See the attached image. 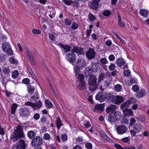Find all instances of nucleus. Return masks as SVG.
Listing matches in <instances>:
<instances>
[{
  "label": "nucleus",
  "mask_w": 149,
  "mask_h": 149,
  "mask_svg": "<svg viewBox=\"0 0 149 149\" xmlns=\"http://www.w3.org/2000/svg\"><path fill=\"white\" fill-rule=\"evenodd\" d=\"M24 133L22 127L20 125L17 126L13 133L11 135V139L15 142L20 138L23 137Z\"/></svg>",
  "instance_id": "1"
},
{
  "label": "nucleus",
  "mask_w": 149,
  "mask_h": 149,
  "mask_svg": "<svg viewBox=\"0 0 149 149\" xmlns=\"http://www.w3.org/2000/svg\"><path fill=\"white\" fill-rule=\"evenodd\" d=\"M74 71L76 74L79 72L82 67H85L86 66L85 62L84 59L79 58L74 65Z\"/></svg>",
  "instance_id": "2"
},
{
  "label": "nucleus",
  "mask_w": 149,
  "mask_h": 149,
  "mask_svg": "<svg viewBox=\"0 0 149 149\" xmlns=\"http://www.w3.org/2000/svg\"><path fill=\"white\" fill-rule=\"evenodd\" d=\"M121 113L118 111H116L111 113L109 116V121L110 122H113L118 120L121 117Z\"/></svg>",
  "instance_id": "3"
},
{
  "label": "nucleus",
  "mask_w": 149,
  "mask_h": 149,
  "mask_svg": "<svg viewBox=\"0 0 149 149\" xmlns=\"http://www.w3.org/2000/svg\"><path fill=\"white\" fill-rule=\"evenodd\" d=\"M26 145L24 141L20 139L18 143L12 146V149H25Z\"/></svg>",
  "instance_id": "4"
},
{
  "label": "nucleus",
  "mask_w": 149,
  "mask_h": 149,
  "mask_svg": "<svg viewBox=\"0 0 149 149\" xmlns=\"http://www.w3.org/2000/svg\"><path fill=\"white\" fill-rule=\"evenodd\" d=\"M43 143L42 140L41 138L36 136L32 140L31 144L32 146H38L42 144Z\"/></svg>",
  "instance_id": "5"
},
{
  "label": "nucleus",
  "mask_w": 149,
  "mask_h": 149,
  "mask_svg": "<svg viewBox=\"0 0 149 149\" xmlns=\"http://www.w3.org/2000/svg\"><path fill=\"white\" fill-rule=\"evenodd\" d=\"M66 58L68 61L73 64L76 59V55L73 52L68 53L66 55Z\"/></svg>",
  "instance_id": "6"
},
{
  "label": "nucleus",
  "mask_w": 149,
  "mask_h": 149,
  "mask_svg": "<svg viewBox=\"0 0 149 149\" xmlns=\"http://www.w3.org/2000/svg\"><path fill=\"white\" fill-rule=\"evenodd\" d=\"M127 130V127L121 124L118 125L116 128V131L118 134H122L125 133Z\"/></svg>",
  "instance_id": "7"
},
{
  "label": "nucleus",
  "mask_w": 149,
  "mask_h": 149,
  "mask_svg": "<svg viewBox=\"0 0 149 149\" xmlns=\"http://www.w3.org/2000/svg\"><path fill=\"white\" fill-rule=\"evenodd\" d=\"M30 111L26 108H22L20 109L19 112V115L21 117L27 118L29 116Z\"/></svg>",
  "instance_id": "8"
},
{
  "label": "nucleus",
  "mask_w": 149,
  "mask_h": 149,
  "mask_svg": "<svg viewBox=\"0 0 149 149\" xmlns=\"http://www.w3.org/2000/svg\"><path fill=\"white\" fill-rule=\"evenodd\" d=\"M86 54L88 59H91L95 58V52L93 49L90 48L87 52Z\"/></svg>",
  "instance_id": "9"
},
{
  "label": "nucleus",
  "mask_w": 149,
  "mask_h": 149,
  "mask_svg": "<svg viewBox=\"0 0 149 149\" xmlns=\"http://www.w3.org/2000/svg\"><path fill=\"white\" fill-rule=\"evenodd\" d=\"M91 1H92L89 5L90 7L95 10L97 9L99 5L98 3L100 2V0H91Z\"/></svg>",
  "instance_id": "10"
},
{
  "label": "nucleus",
  "mask_w": 149,
  "mask_h": 149,
  "mask_svg": "<svg viewBox=\"0 0 149 149\" xmlns=\"http://www.w3.org/2000/svg\"><path fill=\"white\" fill-rule=\"evenodd\" d=\"M124 101V99L122 97L115 96L113 98L112 102L115 104H120Z\"/></svg>",
  "instance_id": "11"
},
{
  "label": "nucleus",
  "mask_w": 149,
  "mask_h": 149,
  "mask_svg": "<svg viewBox=\"0 0 149 149\" xmlns=\"http://www.w3.org/2000/svg\"><path fill=\"white\" fill-rule=\"evenodd\" d=\"M57 45L59 47H60L61 48H62L63 49L65 53L69 52L71 50V47L69 45H65L61 43L58 44Z\"/></svg>",
  "instance_id": "12"
},
{
  "label": "nucleus",
  "mask_w": 149,
  "mask_h": 149,
  "mask_svg": "<svg viewBox=\"0 0 149 149\" xmlns=\"http://www.w3.org/2000/svg\"><path fill=\"white\" fill-rule=\"evenodd\" d=\"M105 94H103L101 93H98L95 96V98L97 100L102 102L105 100L106 98Z\"/></svg>",
  "instance_id": "13"
},
{
  "label": "nucleus",
  "mask_w": 149,
  "mask_h": 149,
  "mask_svg": "<svg viewBox=\"0 0 149 149\" xmlns=\"http://www.w3.org/2000/svg\"><path fill=\"white\" fill-rule=\"evenodd\" d=\"M107 77H110V74L109 72H107L106 74L104 72H102L100 74L98 81L99 82L101 81L104 78H106Z\"/></svg>",
  "instance_id": "14"
},
{
  "label": "nucleus",
  "mask_w": 149,
  "mask_h": 149,
  "mask_svg": "<svg viewBox=\"0 0 149 149\" xmlns=\"http://www.w3.org/2000/svg\"><path fill=\"white\" fill-rule=\"evenodd\" d=\"M146 94V92L145 90L141 89L139 92L136 94V97L137 98H139L144 97Z\"/></svg>",
  "instance_id": "15"
},
{
  "label": "nucleus",
  "mask_w": 149,
  "mask_h": 149,
  "mask_svg": "<svg viewBox=\"0 0 149 149\" xmlns=\"http://www.w3.org/2000/svg\"><path fill=\"white\" fill-rule=\"evenodd\" d=\"M114 146L118 149H136V147L133 146H130L123 148L121 145L117 143L115 144Z\"/></svg>",
  "instance_id": "16"
},
{
  "label": "nucleus",
  "mask_w": 149,
  "mask_h": 149,
  "mask_svg": "<svg viewBox=\"0 0 149 149\" xmlns=\"http://www.w3.org/2000/svg\"><path fill=\"white\" fill-rule=\"evenodd\" d=\"M89 77L90 78L88 81L89 85H95L97 79L96 77L95 76L92 75Z\"/></svg>",
  "instance_id": "17"
},
{
  "label": "nucleus",
  "mask_w": 149,
  "mask_h": 149,
  "mask_svg": "<svg viewBox=\"0 0 149 149\" xmlns=\"http://www.w3.org/2000/svg\"><path fill=\"white\" fill-rule=\"evenodd\" d=\"M117 109V107L114 105H110L108 106L106 109V111L108 113H109Z\"/></svg>",
  "instance_id": "18"
},
{
  "label": "nucleus",
  "mask_w": 149,
  "mask_h": 149,
  "mask_svg": "<svg viewBox=\"0 0 149 149\" xmlns=\"http://www.w3.org/2000/svg\"><path fill=\"white\" fill-rule=\"evenodd\" d=\"M11 47L8 42H5L3 43L1 45V48L2 50L4 52L9 49Z\"/></svg>",
  "instance_id": "19"
},
{
  "label": "nucleus",
  "mask_w": 149,
  "mask_h": 149,
  "mask_svg": "<svg viewBox=\"0 0 149 149\" xmlns=\"http://www.w3.org/2000/svg\"><path fill=\"white\" fill-rule=\"evenodd\" d=\"M103 108L104 106L102 104H97L95 105L94 110L95 111H103Z\"/></svg>",
  "instance_id": "20"
},
{
  "label": "nucleus",
  "mask_w": 149,
  "mask_h": 149,
  "mask_svg": "<svg viewBox=\"0 0 149 149\" xmlns=\"http://www.w3.org/2000/svg\"><path fill=\"white\" fill-rule=\"evenodd\" d=\"M123 111L125 116H129L133 114L132 110L130 109H126L123 110Z\"/></svg>",
  "instance_id": "21"
},
{
  "label": "nucleus",
  "mask_w": 149,
  "mask_h": 149,
  "mask_svg": "<svg viewBox=\"0 0 149 149\" xmlns=\"http://www.w3.org/2000/svg\"><path fill=\"white\" fill-rule=\"evenodd\" d=\"M118 24L121 27H123L125 26V23L122 22L120 14L118 13Z\"/></svg>",
  "instance_id": "22"
},
{
  "label": "nucleus",
  "mask_w": 149,
  "mask_h": 149,
  "mask_svg": "<svg viewBox=\"0 0 149 149\" xmlns=\"http://www.w3.org/2000/svg\"><path fill=\"white\" fill-rule=\"evenodd\" d=\"M125 63V61L122 58L118 59L116 61V63L119 67L123 65Z\"/></svg>",
  "instance_id": "23"
},
{
  "label": "nucleus",
  "mask_w": 149,
  "mask_h": 149,
  "mask_svg": "<svg viewBox=\"0 0 149 149\" xmlns=\"http://www.w3.org/2000/svg\"><path fill=\"white\" fill-rule=\"evenodd\" d=\"M140 14L143 16L146 17L148 16V12L147 10L141 9L139 11Z\"/></svg>",
  "instance_id": "24"
},
{
  "label": "nucleus",
  "mask_w": 149,
  "mask_h": 149,
  "mask_svg": "<svg viewBox=\"0 0 149 149\" xmlns=\"http://www.w3.org/2000/svg\"><path fill=\"white\" fill-rule=\"evenodd\" d=\"M130 105V102L129 101H127L123 103L120 106V108L123 109L126 108L128 107Z\"/></svg>",
  "instance_id": "25"
},
{
  "label": "nucleus",
  "mask_w": 149,
  "mask_h": 149,
  "mask_svg": "<svg viewBox=\"0 0 149 149\" xmlns=\"http://www.w3.org/2000/svg\"><path fill=\"white\" fill-rule=\"evenodd\" d=\"M100 133L104 139L108 141L109 142H111V140L107 136V135L104 131H101Z\"/></svg>",
  "instance_id": "26"
},
{
  "label": "nucleus",
  "mask_w": 149,
  "mask_h": 149,
  "mask_svg": "<svg viewBox=\"0 0 149 149\" xmlns=\"http://www.w3.org/2000/svg\"><path fill=\"white\" fill-rule=\"evenodd\" d=\"M142 127L140 123H136L134 125V128L138 132L141 131Z\"/></svg>",
  "instance_id": "27"
},
{
  "label": "nucleus",
  "mask_w": 149,
  "mask_h": 149,
  "mask_svg": "<svg viewBox=\"0 0 149 149\" xmlns=\"http://www.w3.org/2000/svg\"><path fill=\"white\" fill-rule=\"evenodd\" d=\"M36 135V133L33 131H30L27 133V136L30 139H33Z\"/></svg>",
  "instance_id": "28"
},
{
  "label": "nucleus",
  "mask_w": 149,
  "mask_h": 149,
  "mask_svg": "<svg viewBox=\"0 0 149 149\" xmlns=\"http://www.w3.org/2000/svg\"><path fill=\"white\" fill-rule=\"evenodd\" d=\"M79 72L77 73V74H76V76L77 77H77L78 79V80L80 81V82L81 81H84V74H79Z\"/></svg>",
  "instance_id": "29"
},
{
  "label": "nucleus",
  "mask_w": 149,
  "mask_h": 149,
  "mask_svg": "<svg viewBox=\"0 0 149 149\" xmlns=\"http://www.w3.org/2000/svg\"><path fill=\"white\" fill-rule=\"evenodd\" d=\"M92 71L91 70L90 68H89L88 67L86 68V70L85 71V73L86 74V77L87 78L88 77H90L91 76V74L92 73Z\"/></svg>",
  "instance_id": "30"
},
{
  "label": "nucleus",
  "mask_w": 149,
  "mask_h": 149,
  "mask_svg": "<svg viewBox=\"0 0 149 149\" xmlns=\"http://www.w3.org/2000/svg\"><path fill=\"white\" fill-rule=\"evenodd\" d=\"M85 81L80 82V83L78 86V88L79 90L84 89L85 88Z\"/></svg>",
  "instance_id": "31"
},
{
  "label": "nucleus",
  "mask_w": 149,
  "mask_h": 149,
  "mask_svg": "<svg viewBox=\"0 0 149 149\" xmlns=\"http://www.w3.org/2000/svg\"><path fill=\"white\" fill-rule=\"evenodd\" d=\"M88 67L89 68H90V69L92 72H95L97 71L96 65L93 62H92L91 64V66Z\"/></svg>",
  "instance_id": "32"
},
{
  "label": "nucleus",
  "mask_w": 149,
  "mask_h": 149,
  "mask_svg": "<svg viewBox=\"0 0 149 149\" xmlns=\"http://www.w3.org/2000/svg\"><path fill=\"white\" fill-rule=\"evenodd\" d=\"M114 88L116 91L119 92L121 91L122 87L120 84H117L115 86Z\"/></svg>",
  "instance_id": "33"
},
{
  "label": "nucleus",
  "mask_w": 149,
  "mask_h": 149,
  "mask_svg": "<svg viewBox=\"0 0 149 149\" xmlns=\"http://www.w3.org/2000/svg\"><path fill=\"white\" fill-rule=\"evenodd\" d=\"M35 89L34 86L31 85H29L28 86V91L29 93L31 94H33Z\"/></svg>",
  "instance_id": "34"
},
{
  "label": "nucleus",
  "mask_w": 149,
  "mask_h": 149,
  "mask_svg": "<svg viewBox=\"0 0 149 149\" xmlns=\"http://www.w3.org/2000/svg\"><path fill=\"white\" fill-rule=\"evenodd\" d=\"M96 17L91 13H89L88 15V19L91 21H93L96 19Z\"/></svg>",
  "instance_id": "35"
},
{
  "label": "nucleus",
  "mask_w": 149,
  "mask_h": 149,
  "mask_svg": "<svg viewBox=\"0 0 149 149\" xmlns=\"http://www.w3.org/2000/svg\"><path fill=\"white\" fill-rule=\"evenodd\" d=\"M3 71L4 73L7 75H8L10 72L9 68L8 67L6 68L4 67L3 68Z\"/></svg>",
  "instance_id": "36"
},
{
  "label": "nucleus",
  "mask_w": 149,
  "mask_h": 149,
  "mask_svg": "<svg viewBox=\"0 0 149 149\" xmlns=\"http://www.w3.org/2000/svg\"><path fill=\"white\" fill-rule=\"evenodd\" d=\"M17 107V105L15 104H13L11 106V113L13 114H14Z\"/></svg>",
  "instance_id": "37"
},
{
  "label": "nucleus",
  "mask_w": 149,
  "mask_h": 149,
  "mask_svg": "<svg viewBox=\"0 0 149 149\" xmlns=\"http://www.w3.org/2000/svg\"><path fill=\"white\" fill-rule=\"evenodd\" d=\"M80 48L76 47H74L72 50V52H75L76 53H79L80 54L81 50Z\"/></svg>",
  "instance_id": "38"
},
{
  "label": "nucleus",
  "mask_w": 149,
  "mask_h": 149,
  "mask_svg": "<svg viewBox=\"0 0 149 149\" xmlns=\"http://www.w3.org/2000/svg\"><path fill=\"white\" fill-rule=\"evenodd\" d=\"M106 95V98L107 97V99H109L110 100H111L113 101V98L114 96L111 93H109V94H105Z\"/></svg>",
  "instance_id": "39"
},
{
  "label": "nucleus",
  "mask_w": 149,
  "mask_h": 149,
  "mask_svg": "<svg viewBox=\"0 0 149 149\" xmlns=\"http://www.w3.org/2000/svg\"><path fill=\"white\" fill-rule=\"evenodd\" d=\"M45 102L46 104V106L49 109H50L52 108L53 104L51 102H50L47 100H45Z\"/></svg>",
  "instance_id": "40"
},
{
  "label": "nucleus",
  "mask_w": 149,
  "mask_h": 149,
  "mask_svg": "<svg viewBox=\"0 0 149 149\" xmlns=\"http://www.w3.org/2000/svg\"><path fill=\"white\" fill-rule=\"evenodd\" d=\"M56 126L57 127L58 129V130H59L60 128V127L62 125V123L61 121L59 118H58L56 120Z\"/></svg>",
  "instance_id": "41"
},
{
  "label": "nucleus",
  "mask_w": 149,
  "mask_h": 149,
  "mask_svg": "<svg viewBox=\"0 0 149 149\" xmlns=\"http://www.w3.org/2000/svg\"><path fill=\"white\" fill-rule=\"evenodd\" d=\"M42 103L40 101H38V102H36L34 103L35 108H36V109H39L40 107H41L42 105Z\"/></svg>",
  "instance_id": "42"
},
{
  "label": "nucleus",
  "mask_w": 149,
  "mask_h": 149,
  "mask_svg": "<svg viewBox=\"0 0 149 149\" xmlns=\"http://www.w3.org/2000/svg\"><path fill=\"white\" fill-rule=\"evenodd\" d=\"M97 87L95 85H89V89L90 91H93L97 88Z\"/></svg>",
  "instance_id": "43"
},
{
  "label": "nucleus",
  "mask_w": 149,
  "mask_h": 149,
  "mask_svg": "<svg viewBox=\"0 0 149 149\" xmlns=\"http://www.w3.org/2000/svg\"><path fill=\"white\" fill-rule=\"evenodd\" d=\"M9 61L11 63L15 64H17L18 63L17 60L14 58L13 57H11L10 58Z\"/></svg>",
  "instance_id": "44"
},
{
  "label": "nucleus",
  "mask_w": 149,
  "mask_h": 149,
  "mask_svg": "<svg viewBox=\"0 0 149 149\" xmlns=\"http://www.w3.org/2000/svg\"><path fill=\"white\" fill-rule=\"evenodd\" d=\"M19 74L17 70H15L12 73V76L13 78L15 79L18 76Z\"/></svg>",
  "instance_id": "45"
},
{
  "label": "nucleus",
  "mask_w": 149,
  "mask_h": 149,
  "mask_svg": "<svg viewBox=\"0 0 149 149\" xmlns=\"http://www.w3.org/2000/svg\"><path fill=\"white\" fill-rule=\"evenodd\" d=\"M138 120L141 122H143L145 121V118L143 116H140L137 118Z\"/></svg>",
  "instance_id": "46"
},
{
  "label": "nucleus",
  "mask_w": 149,
  "mask_h": 149,
  "mask_svg": "<svg viewBox=\"0 0 149 149\" xmlns=\"http://www.w3.org/2000/svg\"><path fill=\"white\" fill-rule=\"evenodd\" d=\"M5 52H6L8 55L10 56H11L13 54V51L11 47L8 49H7L6 51Z\"/></svg>",
  "instance_id": "47"
},
{
  "label": "nucleus",
  "mask_w": 149,
  "mask_h": 149,
  "mask_svg": "<svg viewBox=\"0 0 149 149\" xmlns=\"http://www.w3.org/2000/svg\"><path fill=\"white\" fill-rule=\"evenodd\" d=\"M78 27V24L75 22L73 23L71 28L73 30H76L77 29Z\"/></svg>",
  "instance_id": "48"
},
{
  "label": "nucleus",
  "mask_w": 149,
  "mask_h": 149,
  "mask_svg": "<svg viewBox=\"0 0 149 149\" xmlns=\"http://www.w3.org/2000/svg\"><path fill=\"white\" fill-rule=\"evenodd\" d=\"M25 105L26 106H31L33 108H35L34 103L30 102H27L25 103Z\"/></svg>",
  "instance_id": "49"
},
{
  "label": "nucleus",
  "mask_w": 149,
  "mask_h": 149,
  "mask_svg": "<svg viewBox=\"0 0 149 149\" xmlns=\"http://www.w3.org/2000/svg\"><path fill=\"white\" fill-rule=\"evenodd\" d=\"M132 89L134 92H137L139 91V88L137 85H134L132 86Z\"/></svg>",
  "instance_id": "50"
},
{
  "label": "nucleus",
  "mask_w": 149,
  "mask_h": 149,
  "mask_svg": "<svg viewBox=\"0 0 149 149\" xmlns=\"http://www.w3.org/2000/svg\"><path fill=\"white\" fill-rule=\"evenodd\" d=\"M32 33L34 34H40L41 31L38 29H33L32 30Z\"/></svg>",
  "instance_id": "51"
},
{
  "label": "nucleus",
  "mask_w": 149,
  "mask_h": 149,
  "mask_svg": "<svg viewBox=\"0 0 149 149\" xmlns=\"http://www.w3.org/2000/svg\"><path fill=\"white\" fill-rule=\"evenodd\" d=\"M30 82V79L28 78L24 79L22 80V82L26 85L29 84Z\"/></svg>",
  "instance_id": "52"
},
{
  "label": "nucleus",
  "mask_w": 149,
  "mask_h": 149,
  "mask_svg": "<svg viewBox=\"0 0 149 149\" xmlns=\"http://www.w3.org/2000/svg\"><path fill=\"white\" fill-rule=\"evenodd\" d=\"M61 139L63 141H65L68 140L67 136L65 134H63L61 135Z\"/></svg>",
  "instance_id": "53"
},
{
  "label": "nucleus",
  "mask_w": 149,
  "mask_h": 149,
  "mask_svg": "<svg viewBox=\"0 0 149 149\" xmlns=\"http://www.w3.org/2000/svg\"><path fill=\"white\" fill-rule=\"evenodd\" d=\"M100 61L102 64L103 65H104L108 63L106 59L105 58H102L100 59Z\"/></svg>",
  "instance_id": "54"
},
{
  "label": "nucleus",
  "mask_w": 149,
  "mask_h": 149,
  "mask_svg": "<svg viewBox=\"0 0 149 149\" xmlns=\"http://www.w3.org/2000/svg\"><path fill=\"white\" fill-rule=\"evenodd\" d=\"M31 98L33 100L35 101L37 99H38L39 97L38 96L37 93H36L34 94V95L32 96Z\"/></svg>",
  "instance_id": "55"
},
{
  "label": "nucleus",
  "mask_w": 149,
  "mask_h": 149,
  "mask_svg": "<svg viewBox=\"0 0 149 149\" xmlns=\"http://www.w3.org/2000/svg\"><path fill=\"white\" fill-rule=\"evenodd\" d=\"M103 14L104 16H108L111 14L110 11L109 10H105L104 11Z\"/></svg>",
  "instance_id": "56"
},
{
  "label": "nucleus",
  "mask_w": 149,
  "mask_h": 149,
  "mask_svg": "<svg viewBox=\"0 0 149 149\" xmlns=\"http://www.w3.org/2000/svg\"><path fill=\"white\" fill-rule=\"evenodd\" d=\"M50 138V135L49 134L46 133L44 134L43 136V138L45 139L46 140H48Z\"/></svg>",
  "instance_id": "57"
},
{
  "label": "nucleus",
  "mask_w": 149,
  "mask_h": 149,
  "mask_svg": "<svg viewBox=\"0 0 149 149\" xmlns=\"http://www.w3.org/2000/svg\"><path fill=\"white\" fill-rule=\"evenodd\" d=\"M115 68V65L114 64H111L109 66V68L110 71H113Z\"/></svg>",
  "instance_id": "58"
},
{
  "label": "nucleus",
  "mask_w": 149,
  "mask_h": 149,
  "mask_svg": "<svg viewBox=\"0 0 149 149\" xmlns=\"http://www.w3.org/2000/svg\"><path fill=\"white\" fill-rule=\"evenodd\" d=\"M136 122V120L133 118H131L130 119V125L132 126Z\"/></svg>",
  "instance_id": "59"
},
{
  "label": "nucleus",
  "mask_w": 149,
  "mask_h": 149,
  "mask_svg": "<svg viewBox=\"0 0 149 149\" xmlns=\"http://www.w3.org/2000/svg\"><path fill=\"white\" fill-rule=\"evenodd\" d=\"M121 123L123 124L126 125L128 124L129 121L127 119L124 118L121 120Z\"/></svg>",
  "instance_id": "60"
},
{
  "label": "nucleus",
  "mask_w": 149,
  "mask_h": 149,
  "mask_svg": "<svg viewBox=\"0 0 149 149\" xmlns=\"http://www.w3.org/2000/svg\"><path fill=\"white\" fill-rule=\"evenodd\" d=\"M77 142L79 143H81L83 142V138L81 137H78L76 138Z\"/></svg>",
  "instance_id": "61"
},
{
  "label": "nucleus",
  "mask_w": 149,
  "mask_h": 149,
  "mask_svg": "<svg viewBox=\"0 0 149 149\" xmlns=\"http://www.w3.org/2000/svg\"><path fill=\"white\" fill-rule=\"evenodd\" d=\"M131 73L130 71L129 70H125L124 72V75L126 77H128Z\"/></svg>",
  "instance_id": "62"
},
{
  "label": "nucleus",
  "mask_w": 149,
  "mask_h": 149,
  "mask_svg": "<svg viewBox=\"0 0 149 149\" xmlns=\"http://www.w3.org/2000/svg\"><path fill=\"white\" fill-rule=\"evenodd\" d=\"M86 148L88 149H91L92 148V144L91 143H87L85 145Z\"/></svg>",
  "instance_id": "63"
},
{
  "label": "nucleus",
  "mask_w": 149,
  "mask_h": 149,
  "mask_svg": "<svg viewBox=\"0 0 149 149\" xmlns=\"http://www.w3.org/2000/svg\"><path fill=\"white\" fill-rule=\"evenodd\" d=\"M130 140V138L129 137H126L123 138L121 139V141L123 142L127 143Z\"/></svg>",
  "instance_id": "64"
}]
</instances>
